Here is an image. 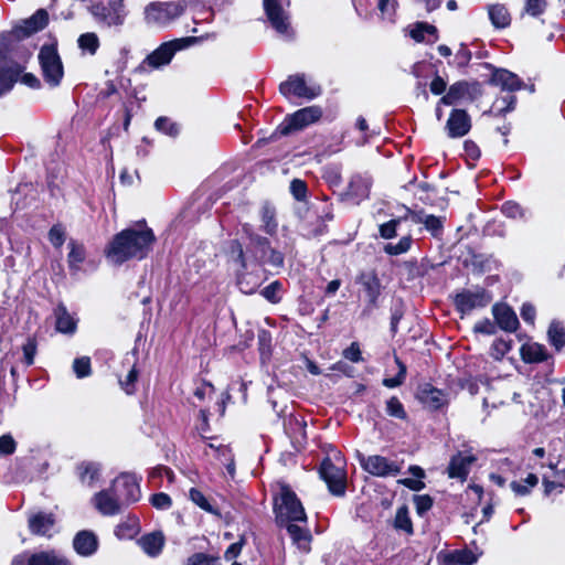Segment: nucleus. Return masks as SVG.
<instances>
[{
  "label": "nucleus",
  "instance_id": "052dcab7",
  "mask_svg": "<svg viewBox=\"0 0 565 565\" xmlns=\"http://www.w3.org/2000/svg\"><path fill=\"white\" fill-rule=\"evenodd\" d=\"M546 8V1L545 0H526L525 3V12L536 17L544 12Z\"/></svg>",
  "mask_w": 565,
  "mask_h": 565
},
{
  "label": "nucleus",
  "instance_id": "393cba45",
  "mask_svg": "<svg viewBox=\"0 0 565 565\" xmlns=\"http://www.w3.org/2000/svg\"><path fill=\"white\" fill-rule=\"evenodd\" d=\"M420 401L431 409H438L448 404V395L429 384L424 385L419 391Z\"/></svg>",
  "mask_w": 565,
  "mask_h": 565
},
{
  "label": "nucleus",
  "instance_id": "3c124183",
  "mask_svg": "<svg viewBox=\"0 0 565 565\" xmlns=\"http://www.w3.org/2000/svg\"><path fill=\"white\" fill-rule=\"evenodd\" d=\"M386 413L390 416H393V417H396V418H399V419H405L406 418V412L404 409V406L399 402V399L397 397H395V396L391 397L386 402Z\"/></svg>",
  "mask_w": 565,
  "mask_h": 565
},
{
  "label": "nucleus",
  "instance_id": "09e8293b",
  "mask_svg": "<svg viewBox=\"0 0 565 565\" xmlns=\"http://www.w3.org/2000/svg\"><path fill=\"white\" fill-rule=\"evenodd\" d=\"M395 362L398 366L397 375L395 377L383 380V385L390 388L399 386L406 377V365L397 356L395 358Z\"/></svg>",
  "mask_w": 565,
  "mask_h": 565
},
{
  "label": "nucleus",
  "instance_id": "b1692460",
  "mask_svg": "<svg viewBox=\"0 0 565 565\" xmlns=\"http://www.w3.org/2000/svg\"><path fill=\"white\" fill-rule=\"evenodd\" d=\"M306 422L298 416H289L285 422V430L297 448H301L306 443Z\"/></svg>",
  "mask_w": 565,
  "mask_h": 565
},
{
  "label": "nucleus",
  "instance_id": "473e14b6",
  "mask_svg": "<svg viewBox=\"0 0 565 565\" xmlns=\"http://www.w3.org/2000/svg\"><path fill=\"white\" fill-rule=\"evenodd\" d=\"M99 465L96 462H82L77 466V472L81 481L92 486L99 476Z\"/></svg>",
  "mask_w": 565,
  "mask_h": 565
},
{
  "label": "nucleus",
  "instance_id": "c9c22d12",
  "mask_svg": "<svg viewBox=\"0 0 565 565\" xmlns=\"http://www.w3.org/2000/svg\"><path fill=\"white\" fill-rule=\"evenodd\" d=\"M523 359L526 362L537 363L547 360L548 354L546 349L540 344H531L522 350Z\"/></svg>",
  "mask_w": 565,
  "mask_h": 565
},
{
  "label": "nucleus",
  "instance_id": "dca6fc26",
  "mask_svg": "<svg viewBox=\"0 0 565 565\" xmlns=\"http://www.w3.org/2000/svg\"><path fill=\"white\" fill-rule=\"evenodd\" d=\"M405 218H409L415 224H423L425 228L435 237L441 235L445 218L433 214H426L423 210H407Z\"/></svg>",
  "mask_w": 565,
  "mask_h": 565
},
{
  "label": "nucleus",
  "instance_id": "cd10ccee",
  "mask_svg": "<svg viewBox=\"0 0 565 565\" xmlns=\"http://www.w3.org/2000/svg\"><path fill=\"white\" fill-rule=\"evenodd\" d=\"M286 529L294 544H296L300 551L308 553L310 551V543L312 540L310 531L295 522H287Z\"/></svg>",
  "mask_w": 565,
  "mask_h": 565
},
{
  "label": "nucleus",
  "instance_id": "79ce46f5",
  "mask_svg": "<svg viewBox=\"0 0 565 565\" xmlns=\"http://www.w3.org/2000/svg\"><path fill=\"white\" fill-rule=\"evenodd\" d=\"M189 498L194 504H196L202 510L209 513L217 514V511L214 510L213 505L209 502V500L201 490L196 488H191L189 491Z\"/></svg>",
  "mask_w": 565,
  "mask_h": 565
},
{
  "label": "nucleus",
  "instance_id": "a211bd4d",
  "mask_svg": "<svg viewBox=\"0 0 565 565\" xmlns=\"http://www.w3.org/2000/svg\"><path fill=\"white\" fill-rule=\"evenodd\" d=\"M125 502L118 498V493L109 489L103 490L94 495V504L96 509L105 515H114L120 511L121 504Z\"/></svg>",
  "mask_w": 565,
  "mask_h": 565
},
{
  "label": "nucleus",
  "instance_id": "0eeeda50",
  "mask_svg": "<svg viewBox=\"0 0 565 565\" xmlns=\"http://www.w3.org/2000/svg\"><path fill=\"white\" fill-rule=\"evenodd\" d=\"M279 90L285 97L296 96L309 100L321 94L320 85L307 82L303 74L290 75L279 85Z\"/></svg>",
  "mask_w": 565,
  "mask_h": 565
},
{
  "label": "nucleus",
  "instance_id": "680f3d73",
  "mask_svg": "<svg viewBox=\"0 0 565 565\" xmlns=\"http://www.w3.org/2000/svg\"><path fill=\"white\" fill-rule=\"evenodd\" d=\"M49 239L55 247H61L65 242V232L61 225L53 226L49 232Z\"/></svg>",
  "mask_w": 565,
  "mask_h": 565
},
{
  "label": "nucleus",
  "instance_id": "2f4dec72",
  "mask_svg": "<svg viewBox=\"0 0 565 565\" xmlns=\"http://www.w3.org/2000/svg\"><path fill=\"white\" fill-rule=\"evenodd\" d=\"M372 181L367 177L354 175L349 183L348 194L358 202L369 196Z\"/></svg>",
  "mask_w": 565,
  "mask_h": 565
},
{
  "label": "nucleus",
  "instance_id": "0e129e2a",
  "mask_svg": "<svg viewBox=\"0 0 565 565\" xmlns=\"http://www.w3.org/2000/svg\"><path fill=\"white\" fill-rule=\"evenodd\" d=\"M151 504L157 509L167 510L172 505V501L167 493L160 492L152 495Z\"/></svg>",
  "mask_w": 565,
  "mask_h": 565
},
{
  "label": "nucleus",
  "instance_id": "58836bf2",
  "mask_svg": "<svg viewBox=\"0 0 565 565\" xmlns=\"http://www.w3.org/2000/svg\"><path fill=\"white\" fill-rule=\"evenodd\" d=\"M539 483V478L534 473H530L523 481V483L518 481H512L510 487L512 491L516 495H526L530 493L531 489L534 488Z\"/></svg>",
  "mask_w": 565,
  "mask_h": 565
},
{
  "label": "nucleus",
  "instance_id": "f3484780",
  "mask_svg": "<svg viewBox=\"0 0 565 565\" xmlns=\"http://www.w3.org/2000/svg\"><path fill=\"white\" fill-rule=\"evenodd\" d=\"M471 129V120L463 109H454L447 120L446 130L450 138H461Z\"/></svg>",
  "mask_w": 565,
  "mask_h": 565
},
{
  "label": "nucleus",
  "instance_id": "72a5a7b5",
  "mask_svg": "<svg viewBox=\"0 0 565 565\" xmlns=\"http://www.w3.org/2000/svg\"><path fill=\"white\" fill-rule=\"evenodd\" d=\"M21 73L20 66L14 65L0 70V95L9 92Z\"/></svg>",
  "mask_w": 565,
  "mask_h": 565
},
{
  "label": "nucleus",
  "instance_id": "774afa93",
  "mask_svg": "<svg viewBox=\"0 0 565 565\" xmlns=\"http://www.w3.org/2000/svg\"><path fill=\"white\" fill-rule=\"evenodd\" d=\"M343 356L354 363L362 361L359 344L356 342L351 343V345L343 351Z\"/></svg>",
  "mask_w": 565,
  "mask_h": 565
},
{
  "label": "nucleus",
  "instance_id": "4d7b16f0",
  "mask_svg": "<svg viewBox=\"0 0 565 565\" xmlns=\"http://www.w3.org/2000/svg\"><path fill=\"white\" fill-rule=\"evenodd\" d=\"M290 191L297 201H303L307 196V184L300 179H294L290 183Z\"/></svg>",
  "mask_w": 565,
  "mask_h": 565
},
{
  "label": "nucleus",
  "instance_id": "8fccbe9b",
  "mask_svg": "<svg viewBox=\"0 0 565 565\" xmlns=\"http://www.w3.org/2000/svg\"><path fill=\"white\" fill-rule=\"evenodd\" d=\"M73 370L78 379L89 376L92 373L90 360L87 356L75 359Z\"/></svg>",
  "mask_w": 565,
  "mask_h": 565
},
{
  "label": "nucleus",
  "instance_id": "4be33fe9",
  "mask_svg": "<svg viewBox=\"0 0 565 565\" xmlns=\"http://www.w3.org/2000/svg\"><path fill=\"white\" fill-rule=\"evenodd\" d=\"M492 313L497 323L502 330L513 332L518 329V317L515 312L507 305L495 303L492 307Z\"/></svg>",
  "mask_w": 565,
  "mask_h": 565
},
{
  "label": "nucleus",
  "instance_id": "603ef678",
  "mask_svg": "<svg viewBox=\"0 0 565 565\" xmlns=\"http://www.w3.org/2000/svg\"><path fill=\"white\" fill-rule=\"evenodd\" d=\"M217 561V556L207 555L205 553H194L188 557L184 565H214Z\"/></svg>",
  "mask_w": 565,
  "mask_h": 565
},
{
  "label": "nucleus",
  "instance_id": "39448f33",
  "mask_svg": "<svg viewBox=\"0 0 565 565\" xmlns=\"http://www.w3.org/2000/svg\"><path fill=\"white\" fill-rule=\"evenodd\" d=\"M88 10L98 23L107 26H118L125 21L122 0L93 1Z\"/></svg>",
  "mask_w": 565,
  "mask_h": 565
},
{
  "label": "nucleus",
  "instance_id": "4c0bfd02",
  "mask_svg": "<svg viewBox=\"0 0 565 565\" xmlns=\"http://www.w3.org/2000/svg\"><path fill=\"white\" fill-rule=\"evenodd\" d=\"M71 250L68 253L67 262L72 269L77 270L81 264L84 262L86 253L83 245L77 244L74 241L70 242Z\"/></svg>",
  "mask_w": 565,
  "mask_h": 565
},
{
  "label": "nucleus",
  "instance_id": "6e6552de",
  "mask_svg": "<svg viewBox=\"0 0 565 565\" xmlns=\"http://www.w3.org/2000/svg\"><path fill=\"white\" fill-rule=\"evenodd\" d=\"M39 61L45 81L57 86L63 77V65L54 45H43L39 53Z\"/></svg>",
  "mask_w": 565,
  "mask_h": 565
},
{
  "label": "nucleus",
  "instance_id": "c03bdc74",
  "mask_svg": "<svg viewBox=\"0 0 565 565\" xmlns=\"http://www.w3.org/2000/svg\"><path fill=\"white\" fill-rule=\"evenodd\" d=\"M395 527L407 533H413V524L406 507H401L395 516Z\"/></svg>",
  "mask_w": 565,
  "mask_h": 565
},
{
  "label": "nucleus",
  "instance_id": "7c9ffc66",
  "mask_svg": "<svg viewBox=\"0 0 565 565\" xmlns=\"http://www.w3.org/2000/svg\"><path fill=\"white\" fill-rule=\"evenodd\" d=\"M55 523L53 514L39 512L29 518V529L35 535H47Z\"/></svg>",
  "mask_w": 565,
  "mask_h": 565
},
{
  "label": "nucleus",
  "instance_id": "864d4df0",
  "mask_svg": "<svg viewBox=\"0 0 565 565\" xmlns=\"http://www.w3.org/2000/svg\"><path fill=\"white\" fill-rule=\"evenodd\" d=\"M154 127L157 130L162 131L169 136H177L179 132V129L175 124H173L169 118L167 117H159L154 121Z\"/></svg>",
  "mask_w": 565,
  "mask_h": 565
},
{
  "label": "nucleus",
  "instance_id": "a18cd8bd",
  "mask_svg": "<svg viewBox=\"0 0 565 565\" xmlns=\"http://www.w3.org/2000/svg\"><path fill=\"white\" fill-rule=\"evenodd\" d=\"M230 258L238 264L242 268H246V258L243 246L238 241H232L228 246Z\"/></svg>",
  "mask_w": 565,
  "mask_h": 565
},
{
  "label": "nucleus",
  "instance_id": "de8ad7c7",
  "mask_svg": "<svg viewBox=\"0 0 565 565\" xmlns=\"http://www.w3.org/2000/svg\"><path fill=\"white\" fill-rule=\"evenodd\" d=\"M412 238L409 236H404L396 244H387L384 247V250L388 255H401L406 253L411 248Z\"/></svg>",
  "mask_w": 565,
  "mask_h": 565
},
{
  "label": "nucleus",
  "instance_id": "69168bd1",
  "mask_svg": "<svg viewBox=\"0 0 565 565\" xmlns=\"http://www.w3.org/2000/svg\"><path fill=\"white\" fill-rule=\"evenodd\" d=\"M15 441L11 435L0 437V455H11L15 450Z\"/></svg>",
  "mask_w": 565,
  "mask_h": 565
},
{
  "label": "nucleus",
  "instance_id": "5fc2aeb1",
  "mask_svg": "<svg viewBox=\"0 0 565 565\" xmlns=\"http://www.w3.org/2000/svg\"><path fill=\"white\" fill-rule=\"evenodd\" d=\"M280 289H281V284L276 280V281H273L271 284H269L268 286H266L265 288H263L260 294L268 301H270L273 303H277L280 300V298L278 296Z\"/></svg>",
  "mask_w": 565,
  "mask_h": 565
},
{
  "label": "nucleus",
  "instance_id": "6e6d98bb",
  "mask_svg": "<svg viewBox=\"0 0 565 565\" xmlns=\"http://www.w3.org/2000/svg\"><path fill=\"white\" fill-rule=\"evenodd\" d=\"M138 380V371L136 366H132L131 370L128 372L125 380H120V386L127 394L135 393L136 390V382Z\"/></svg>",
  "mask_w": 565,
  "mask_h": 565
},
{
  "label": "nucleus",
  "instance_id": "f257e3e1",
  "mask_svg": "<svg viewBox=\"0 0 565 565\" xmlns=\"http://www.w3.org/2000/svg\"><path fill=\"white\" fill-rule=\"evenodd\" d=\"M156 242V236L145 222L126 228L115 235L107 249V257L115 264L145 258Z\"/></svg>",
  "mask_w": 565,
  "mask_h": 565
},
{
  "label": "nucleus",
  "instance_id": "9d476101",
  "mask_svg": "<svg viewBox=\"0 0 565 565\" xmlns=\"http://www.w3.org/2000/svg\"><path fill=\"white\" fill-rule=\"evenodd\" d=\"M322 117V109L319 106H309L295 111L285 118L279 126L281 135H288L292 131L301 130L311 124L317 122Z\"/></svg>",
  "mask_w": 565,
  "mask_h": 565
},
{
  "label": "nucleus",
  "instance_id": "412c9836",
  "mask_svg": "<svg viewBox=\"0 0 565 565\" xmlns=\"http://www.w3.org/2000/svg\"><path fill=\"white\" fill-rule=\"evenodd\" d=\"M49 22V14L46 10L39 9L32 17L24 20L23 23L15 28L17 36L24 38L45 28Z\"/></svg>",
  "mask_w": 565,
  "mask_h": 565
},
{
  "label": "nucleus",
  "instance_id": "ddd939ff",
  "mask_svg": "<svg viewBox=\"0 0 565 565\" xmlns=\"http://www.w3.org/2000/svg\"><path fill=\"white\" fill-rule=\"evenodd\" d=\"M492 300V295L483 288L465 290L455 298V305L461 313H469L473 309L483 308Z\"/></svg>",
  "mask_w": 565,
  "mask_h": 565
},
{
  "label": "nucleus",
  "instance_id": "aec40b11",
  "mask_svg": "<svg viewBox=\"0 0 565 565\" xmlns=\"http://www.w3.org/2000/svg\"><path fill=\"white\" fill-rule=\"evenodd\" d=\"M476 459L477 458L470 452H458L450 459L448 466V476L450 478H457L462 481L466 480L470 467L476 461Z\"/></svg>",
  "mask_w": 565,
  "mask_h": 565
},
{
  "label": "nucleus",
  "instance_id": "f8f14e48",
  "mask_svg": "<svg viewBox=\"0 0 565 565\" xmlns=\"http://www.w3.org/2000/svg\"><path fill=\"white\" fill-rule=\"evenodd\" d=\"M359 461L366 472L375 477L385 478L401 472V465L398 462L388 460L380 455L363 456L359 454Z\"/></svg>",
  "mask_w": 565,
  "mask_h": 565
},
{
  "label": "nucleus",
  "instance_id": "a878e982",
  "mask_svg": "<svg viewBox=\"0 0 565 565\" xmlns=\"http://www.w3.org/2000/svg\"><path fill=\"white\" fill-rule=\"evenodd\" d=\"M73 546L79 555L90 556L97 551L98 541L93 532L81 531L75 535Z\"/></svg>",
  "mask_w": 565,
  "mask_h": 565
},
{
  "label": "nucleus",
  "instance_id": "c85d7f7f",
  "mask_svg": "<svg viewBox=\"0 0 565 565\" xmlns=\"http://www.w3.org/2000/svg\"><path fill=\"white\" fill-rule=\"evenodd\" d=\"M55 329L64 334H73L77 328V321L67 311L64 305H58L54 310Z\"/></svg>",
  "mask_w": 565,
  "mask_h": 565
},
{
  "label": "nucleus",
  "instance_id": "f704fd0d",
  "mask_svg": "<svg viewBox=\"0 0 565 565\" xmlns=\"http://www.w3.org/2000/svg\"><path fill=\"white\" fill-rule=\"evenodd\" d=\"M489 18L495 28H505L510 24L511 21L507 8L502 4L490 6Z\"/></svg>",
  "mask_w": 565,
  "mask_h": 565
},
{
  "label": "nucleus",
  "instance_id": "f03ea898",
  "mask_svg": "<svg viewBox=\"0 0 565 565\" xmlns=\"http://www.w3.org/2000/svg\"><path fill=\"white\" fill-rule=\"evenodd\" d=\"M278 491L274 498V510L279 524L287 522H307V514L291 488L284 483H277Z\"/></svg>",
  "mask_w": 565,
  "mask_h": 565
},
{
  "label": "nucleus",
  "instance_id": "e433bc0d",
  "mask_svg": "<svg viewBox=\"0 0 565 565\" xmlns=\"http://www.w3.org/2000/svg\"><path fill=\"white\" fill-rule=\"evenodd\" d=\"M260 220L263 231L268 235H274L278 225L275 210L268 205L263 206Z\"/></svg>",
  "mask_w": 565,
  "mask_h": 565
},
{
  "label": "nucleus",
  "instance_id": "bb28decb",
  "mask_svg": "<svg viewBox=\"0 0 565 565\" xmlns=\"http://www.w3.org/2000/svg\"><path fill=\"white\" fill-rule=\"evenodd\" d=\"M138 543L147 555L156 557L161 553L166 539L163 533L158 531L142 535Z\"/></svg>",
  "mask_w": 565,
  "mask_h": 565
},
{
  "label": "nucleus",
  "instance_id": "13d9d810",
  "mask_svg": "<svg viewBox=\"0 0 565 565\" xmlns=\"http://www.w3.org/2000/svg\"><path fill=\"white\" fill-rule=\"evenodd\" d=\"M477 562L476 556L469 551L455 552L451 555V563L458 565H471Z\"/></svg>",
  "mask_w": 565,
  "mask_h": 565
},
{
  "label": "nucleus",
  "instance_id": "c756f323",
  "mask_svg": "<svg viewBox=\"0 0 565 565\" xmlns=\"http://www.w3.org/2000/svg\"><path fill=\"white\" fill-rule=\"evenodd\" d=\"M490 82L492 85L510 92L518 90L522 86L521 79L514 73L507 70H495L492 73Z\"/></svg>",
  "mask_w": 565,
  "mask_h": 565
},
{
  "label": "nucleus",
  "instance_id": "338daca9",
  "mask_svg": "<svg viewBox=\"0 0 565 565\" xmlns=\"http://www.w3.org/2000/svg\"><path fill=\"white\" fill-rule=\"evenodd\" d=\"M244 545L245 539L242 536L238 542H235L227 547V550L224 553V558L226 561H232L236 558L241 554Z\"/></svg>",
  "mask_w": 565,
  "mask_h": 565
},
{
  "label": "nucleus",
  "instance_id": "423d86ee",
  "mask_svg": "<svg viewBox=\"0 0 565 565\" xmlns=\"http://www.w3.org/2000/svg\"><path fill=\"white\" fill-rule=\"evenodd\" d=\"M320 476L333 494H344L347 473L344 470L343 459L340 456H335L334 460L326 458L320 466Z\"/></svg>",
  "mask_w": 565,
  "mask_h": 565
},
{
  "label": "nucleus",
  "instance_id": "37998d69",
  "mask_svg": "<svg viewBox=\"0 0 565 565\" xmlns=\"http://www.w3.org/2000/svg\"><path fill=\"white\" fill-rule=\"evenodd\" d=\"M548 339L556 350L565 345V329L559 323H552L548 328Z\"/></svg>",
  "mask_w": 565,
  "mask_h": 565
},
{
  "label": "nucleus",
  "instance_id": "20e7f679",
  "mask_svg": "<svg viewBox=\"0 0 565 565\" xmlns=\"http://www.w3.org/2000/svg\"><path fill=\"white\" fill-rule=\"evenodd\" d=\"M184 9L181 1L152 2L145 9V21L152 26H164L180 17Z\"/></svg>",
  "mask_w": 565,
  "mask_h": 565
},
{
  "label": "nucleus",
  "instance_id": "a19ab883",
  "mask_svg": "<svg viewBox=\"0 0 565 565\" xmlns=\"http://www.w3.org/2000/svg\"><path fill=\"white\" fill-rule=\"evenodd\" d=\"M437 29L428 23L418 22L409 30V35L416 42H423L425 40V34L436 35Z\"/></svg>",
  "mask_w": 565,
  "mask_h": 565
},
{
  "label": "nucleus",
  "instance_id": "6ab92c4d",
  "mask_svg": "<svg viewBox=\"0 0 565 565\" xmlns=\"http://www.w3.org/2000/svg\"><path fill=\"white\" fill-rule=\"evenodd\" d=\"M11 565H70L66 559L54 552H40L32 554L28 558L19 555L13 558Z\"/></svg>",
  "mask_w": 565,
  "mask_h": 565
},
{
  "label": "nucleus",
  "instance_id": "5701e85b",
  "mask_svg": "<svg viewBox=\"0 0 565 565\" xmlns=\"http://www.w3.org/2000/svg\"><path fill=\"white\" fill-rule=\"evenodd\" d=\"M243 232L249 239L248 248L254 253V257L257 260H264L269 250V242L266 237L254 232V228L249 224L243 225Z\"/></svg>",
  "mask_w": 565,
  "mask_h": 565
},
{
  "label": "nucleus",
  "instance_id": "bf43d9fd",
  "mask_svg": "<svg viewBox=\"0 0 565 565\" xmlns=\"http://www.w3.org/2000/svg\"><path fill=\"white\" fill-rule=\"evenodd\" d=\"M414 504H415L417 513L419 515H423L433 507V499L427 494L415 495Z\"/></svg>",
  "mask_w": 565,
  "mask_h": 565
},
{
  "label": "nucleus",
  "instance_id": "9b49d317",
  "mask_svg": "<svg viewBox=\"0 0 565 565\" xmlns=\"http://www.w3.org/2000/svg\"><path fill=\"white\" fill-rule=\"evenodd\" d=\"M196 38H183L177 39L167 43L161 44L150 55L147 56L145 63L153 68L167 65L170 63L177 51L188 47L190 44L195 43Z\"/></svg>",
  "mask_w": 565,
  "mask_h": 565
},
{
  "label": "nucleus",
  "instance_id": "2eb2a0df",
  "mask_svg": "<svg viewBox=\"0 0 565 565\" xmlns=\"http://www.w3.org/2000/svg\"><path fill=\"white\" fill-rule=\"evenodd\" d=\"M111 490L118 493V498L125 503H132L140 498V488L135 475L122 473L111 484Z\"/></svg>",
  "mask_w": 565,
  "mask_h": 565
},
{
  "label": "nucleus",
  "instance_id": "4468645a",
  "mask_svg": "<svg viewBox=\"0 0 565 565\" xmlns=\"http://www.w3.org/2000/svg\"><path fill=\"white\" fill-rule=\"evenodd\" d=\"M480 95V85L469 84L467 82H457L452 84L447 94L441 97L439 104L456 105L463 102H472Z\"/></svg>",
  "mask_w": 565,
  "mask_h": 565
},
{
  "label": "nucleus",
  "instance_id": "49530a36",
  "mask_svg": "<svg viewBox=\"0 0 565 565\" xmlns=\"http://www.w3.org/2000/svg\"><path fill=\"white\" fill-rule=\"evenodd\" d=\"M38 343L35 338L29 337L25 343L22 345L23 351V362L26 366H30L34 363V358L36 354Z\"/></svg>",
  "mask_w": 565,
  "mask_h": 565
},
{
  "label": "nucleus",
  "instance_id": "7ed1b4c3",
  "mask_svg": "<svg viewBox=\"0 0 565 565\" xmlns=\"http://www.w3.org/2000/svg\"><path fill=\"white\" fill-rule=\"evenodd\" d=\"M355 282L360 286V295L364 301L362 316H370L380 305L379 301L382 294L381 280L374 270H365L355 277Z\"/></svg>",
  "mask_w": 565,
  "mask_h": 565
},
{
  "label": "nucleus",
  "instance_id": "e2e57ef3",
  "mask_svg": "<svg viewBox=\"0 0 565 565\" xmlns=\"http://www.w3.org/2000/svg\"><path fill=\"white\" fill-rule=\"evenodd\" d=\"M401 223V218L391 220L380 226V235L383 238H392L396 235V227Z\"/></svg>",
  "mask_w": 565,
  "mask_h": 565
},
{
  "label": "nucleus",
  "instance_id": "1a4fd4ad",
  "mask_svg": "<svg viewBox=\"0 0 565 565\" xmlns=\"http://www.w3.org/2000/svg\"><path fill=\"white\" fill-rule=\"evenodd\" d=\"M263 3L271 26L280 34L290 35V0H263Z\"/></svg>",
  "mask_w": 565,
  "mask_h": 565
},
{
  "label": "nucleus",
  "instance_id": "ea45409f",
  "mask_svg": "<svg viewBox=\"0 0 565 565\" xmlns=\"http://www.w3.org/2000/svg\"><path fill=\"white\" fill-rule=\"evenodd\" d=\"M79 49L94 55L99 47L98 36L93 32L82 34L77 40Z\"/></svg>",
  "mask_w": 565,
  "mask_h": 565
}]
</instances>
